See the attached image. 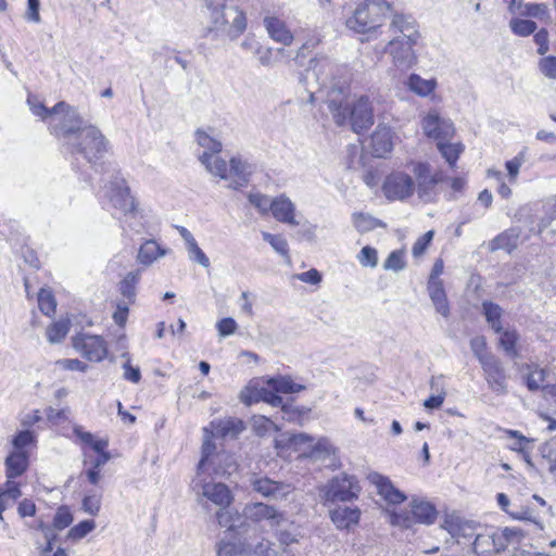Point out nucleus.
<instances>
[{"mask_svg": "<svg viewBox=\"0 0 556 556\" xmlns=\"http://www.w3.org/2000/svg\"><path fill=\"white\" fill-rule=\"evenodd\" d=\"M208 21L207 34L213 38L236 41L248 28L245 10L235 1L204 0Z\"/></svg>", "mask_w": 556, "mask_h": 556, "instance_id": "f257e3e1", "label": "nucleus"}, {"mask_svg": "<svg viewBox=\"0 0 556 556\" xmlns=\"http://www.w3.org/2000/svg\"><path fill=\"white\" fill-rule=\"evenodd\" d=\"M349 96V85H338L327 100V106L337 125L342 126L350 122L352 129L358 134L374 124L371 103L367 96H361L351 105Z\"/></svg>", "mask_w": 556, "mask_h": 556, "instance_id": "f03ea898", "label": "nucleus"}, {"mask_svg": "<svg viewBox=\"0 0 556 556\" xmlns=\"http://www.w3.org/2000/svg\"><path fill=\"white\" fill-rule=\"evenodd\" d=\"M300 81L305 86L309 94V101H314L316 93H325V101L329 99L338 85H349L350 77L346 66L338 65L328 56L319 55L309 61V66L301 76Z\"/></svg>", "mask_w": 556, "mask_h": 556, "instance_id": "7ed1b4c3", "label": "nucleus"}, {"mask_svg": "<svg viewBox=\"0 0 556 556\" xmlns=\"http://www.w3.org/2000/svg\"><path fill=\"white\" fill-rule=\"evenodd\" d=\"M391 7L387 0H364L345 21V26L354 34L366 36L362 41L377 38Z\"/></svg>", "mask_w": 556, "mask_h": 556, "instance_id": "20e7f679", "label": "nucleus"}, {"mask_svg": "<svg viewBox=\"0 0 556 556\" xmlns=\"http://www.w3.org/2000/svg\"><path fill=\"white\" fill-rule=\"evenodd\" d=\"M389 522L401 529H412L414 525H433L438 517L435 506L424 497L413 496L407 509H387Z\"/></svg>", "mask_w": 556, "mask_h": 556, "instance_id": "39448f33", "label": "nucleus"}, {"mask_svg": "<svg viewBox=\"0 0 556 556\" xmlns=\"http://www.w3.org/2000/svg\"><path fill=\"white\" fill-rule=\"evenodd\" d=\"M238 469L237 462L228 452L216 451V445L211 442L208 430H205V440L202 444V456L198 465V471L214 473L218 477L231 476Z\"/></svg>", "mask_w": 556, "mask_h": 556, "instance_id": "423d86ee", "label": "nucleus"}, {"mask_svg": "<svg viewBox=\"0 0 556 556\" xmlns=\"http://www.w3.org/2000/svg\"><path fill=\"white\" fill-rule=\"evenodd\" d=\"M67 144L72 147L73 154H81L89 163L101 159L106 151L103 135L93 126L84 127Z\"/></svg>", "mask_w": 556, "mask_h": 556, "instance_id": "0eeeda50", "label": "nucleus"}, {"mask_svg": "<svg viewBox=\"0 0 556 556\" xmlns=\"http://www.w3.org/2000/svg\"><path fill=\"white\" fill-rule=\"evenodd\" d=\"M362 488L353 475L340 473L330 479L320 490L325 502H352L357 500Z\"/></svg>", "mask_w": 556, "mask_h": 556, "instance_id": "6e6552de", "label": "nucleus"}, {"mask_svg": "<svg viewBox=\"0 0 556 556\" xmlns=\"http://www.w3.org/2000/svg\"><path fill=\"white\" fill-rule=\"evenodd\" d=\"M53 112L55 113V121L50 123L52 131L65 138L67 143L71 142L83 129L81 118L74 108L63 101L53 106Z\"/></svg>", "mask_w": 556, "mask_h": 556, "instance_id": "1a4fd4ad", "label": "nucleus"}, {"mask_svg": "<svg viewBox=\"0 0 556 556\" xmlns=\"http://www.w3.org/2000/svg\"><path fill=\"white\" fill-rule=\"evenodd\" d=\"M407 169L414 175L418 198L425 202H433L438 195L437 185L440 181L438 174L431 173L430 165L424 162L410 163Z\"/></svg>", "mask_w": 556, "mask_h": 556, "instance_id": "9d476101", "label": "nucleus"}, {"mask_svg": "<svg viewBox=\"0 0 556 556\" xmlns=\"http://www.w3.org/2000/svg\"><path fill=\"white\" fill-rule=\"evenodd\" d=\"M203 475L197 470V476L191 482L192 490L219 509L229 507L233 500L229 488L222 482H207Z\"/></svg>", "mask_w": 556, "mask_h": 556, "instance_id": "9b49d317", "label": "nucleus"}, {"mask_svg": "<svg viewBox=\"0 0 556 556\" xmlns=\"http://www.w3.org/2000/svg\"><path fill=\"white\" fill-rule=\"evenodd\" d=\"M417 41L409 39L392 38L383 48L382 52L391 56V62L394 68L405 72L417 64L418 58L414 50Z\"/></svg>", "mask_w": 556, "mask_h": 556, "instance_id": "f8f14e48", "label": "nucleus"}, {"mask_svg": "<svg viewBox=\"0 0 556 556\" xmlns=\"http://www.w3.org/2000/svg\"><path fill=\"white\" fill-rule=\"evenodd\" d=\"M414 175L404 170H393L390 173L382 185V190L387 199L392 201H403L412 197L416 189Z\"/></svg>", "mask_w": 556, "mask_h": 556, "instance_id": "ddd939ff", "label": "nucleus"}, {"mask_svg": "<svg viewBox=\"0 0 556 556\" xmlns=\"http://www.w3.org/2000/svg\"><path fill=\"white\" fill-rule=\"evenodd\" d=\"M250 484L253 491L273 501L286 500L294 490L290 483L276 481L268 477L257 475H254L250 479Z\"/></svg>", "mask_w": 556, "mask_h": 556, "instance_id": "4468645a", "label": "nucleus"}, {"mask_svg": "<svg viewBox=\"0 0 556 556\" xmlns=\"http://www.w3.org/2000/svg\"><path fill=\"white\" fill-rule=\"evenodd\" d=\"M421 128L428 138L438 142L451 138L454 134V125L451 119L440 115L432 109L421 119Z\"/></svg>", "mask_w": 556, "mask_h": 556, "instance_id": "2eb2a0df", "label": "nucleus"}, {"mask_svg": "<svg viewBox=\"0 0 556 556\" xmlns=\"http://www.w3.org/2000/svg\"><path fill=\"white\" fill-rule=\"evenodd\" d=\"M242 514L252 522L267 521L270 528H278L285 521L283 513L262 502L247 504Z\"/></svg>", "mask_w": 556, "mask_h": 556, "instance_id": "dca6fc26", "label": "nucleus"}, {"mask_svg": "<svg viewBox=\"0 0 556 556\" xmlns=\"http://www.w3.org/2000/svg\"><path fill=\"white\" fill-rule=\"evenodd\" d=\"M73 346L91 362H100L108 354V346L100 336L79 334L73 338Z\"/></svg>", "mask_w": 556, "mask_h": 556, "instance_id": "f3484780", "label": "nucleus"}, {"mask_svg": "<svg viewBox=\"0 0 556 556\" xmlns=\"http://www.w3.org/2000/svg\"><path fill=\"white\" fill-rule=\"evenodd\" d=\"M136 285L137 275L136 273H129L119 285V291L122 299L117 301L116 311L113 314L115 323L123 326L127 319L128 307L135 303L136 300Z\"/></svg>", "mask_w": 556, "mask_h": 556, "instance_id": "a211bd4d", "label": "nucleus"}, {"mask_svg": "<svg viewBox=\"0 0 556 556\" xmlns=\"http://www.w3.org/2000/svg\"><path fill=\"white\" fill-rule=\"evenodd\" d=\"M108 197L112 205L125 215L136 212L135 199L129 194V188L123 178H116L108 188Z\"/></svg>", "mask_w": 556, "mask_h": 556, "instance_id": "6ab92c4d", "label": "nucleus"}, {"mask_svg": "<svg viewBox=\"0 0 556 556\" xmlns=\"http://www.w3.org/2000/svg\"><path fill=\"white\" fill-rule=\"evenodd\" d=\"M368 479L370 483L376 486L379 496L388 505H399L407 500L406 495L395 488L388 477L374 472L369 475Z\"/></svg>", "mask_w": 556, "mask_h": 556, "instance_id": "aec40b11", "label": "nucleus"}, {"mask_svg": "<svg viewBox=\"0 0 556 556\" xmlns=\"http://www.w3.org/2000/svg\"><path fill=\"white\" fill-rule=\"evenodd\" d=\"M270 214L279 223L293 227L300 225L296 219V206L285 193L273 198Z\"/></svg>", "mask_w": 556, "mask_h": 556, "instance_id": "412c9836", "label": "nucleus"}, {"mask_svg": "<svg viewBox=\"0 0 556 556\" xmlns=\"http://www.w3.org/2000/svg\"><path fill=\"white\" fill-rule=\"evenodd\" d=\"M489 388L497 393L507 392L506 372L501 362L494 356L481 364Z\"/></svg>", "mask_w": 556, "mask_h": 556, "instance_id": "4be33fe9", "label": "nucleus"}, {"mask_svg": "<svg viewBox=\"0 0 556 556\" xmlns=\"http://www.w3.org/2000/svg\"><path fill=\"white\" fill-rule=\"evenodd\" d=\"M362 511L357 506L338 505L329 510V517L338 530H351L361 520Z\"/></svg>", "mask_w": 556, "mask_h": 556, "instance_id": "5701e85b", "label": "nucleus"}, {"mask_svg": "<svg viewBox=\"0 0 556 556\" xmlns=\"http://www.w3.org/2000/svg\"><path fill=\"white\" fill-rule=\"evenodd\" d=\"M206 429L208 430L211 442H213L214 437L236 439L244 430V425L242 420L229 417L211 421L210 427L204 428L203 431L205 432Z\"/></svg>", "mask_w": 556, "mask_h": 556, "instance_id": "b1692460", "label": "nucleus"}, {"mask_svg": "<svg viewBox=\"0 0 556 556\" xmlns=\"http://www.w3.org/2000/svg\"><path fill=\"white\" fill-rule=\"evenodd\" d=\"M254 170V166L240 155L232 156L229 161L228 175L232 179L230 185L233 189L245 186Z\"/></svg>", "mask_w": 556, "mask_h": 556, "instance_id": "393cba45", "label": "nucleus"}, {"mask_svg": "<svg viewBox=\"0 0 556 556\" xmlns=\"http://www.w3.org/2000/svg\"><path fill=\"white\" fill-rule=\"evenodd\" d=\"M393 148L392 129L386 125H378L370 137L371 153L376 157H384Z\"/></svg>", "mask_w": 556, "mask_h": 556, "instance_id": "a878e982", "label": "nucleus"}, {"mask_svg": "<svg viewBox=\"0 0 556 556\" xmlns=\"http://www.w3.org/2000/svg\"><path fill=\"white\" fill-rule=\"evenodd\" d=\"M264 25L269 37L276 42L285 46H290L292 43L293 34L282 20L275 16H266L264 18Z\"/></svg>", "mask_w": 556, "mask_h": 556, "instance_id": "bb28decb", "label": "nucleus"}, {"mask_svg": "<svg viewBox=\"0 0 556 556\" xmlns=\"http://www.w3.org/2000/svg\"><path fill=\"white\" fill-rule=\"evenodd\" d=\"M391 28L399 31L400 35L394 38L397 39H409L410 41H418L420 34L416 28V22L410 16L403 14H395L391 21Z\"/></svg>", "mask_w": 556, "mask_h": 556, "instance_id": "cd10ccee", "label": "nucleus"}, {"mask_svg": "<svg viewBox=\"0 0 556 556\" xmlns=\"http://www.w3.org/2000/svg\"><path fill=\"white\" fill-rule=\"evenodd\" d=\"M5 476L14 479L22 476L28 467V453L26 451H12L5 458Z\"/></svg>", "mask_w": 556, "mask_h": 556, "instance_id": "c85d7f7f", "label": "nucleus"}, {"mask_svg": "<svg viewBox=\"0 0 556 556\" xmlns=\"http://www.w3.org/2000/svg\"><path fill=\"white\" fill-rule=\"evenodd\" d=\"M194 141L198 147L202 150L198 154H219L223 150L222 142L212 135V131L204 128H198L194 131Z\"/></svg>", "mask_w": 556, "mask_h": 556, "instance_id": "c756f323", "label": "nucleus"}, {"mask_svg": "<svg viewBox=\"0 0 556 556\" xmlns=\"http://www.w3.org/2000/svg\"><path fill=\"white\" fill-rule=\"evenodd\" d=\"M504 548L505 545L501 542V536L497 533L477 534L473 542V551L479 555L498 553Z\"/></svg>", "mask_w": 556, "mask_h": 556, "instance_id": "7c9ffc66", "label": "nucleus"}, {"mask_svg": "<svg viewBox=\"0 0 556 556\" xmlns=\"http://www.w3.org/2000/svg\"><path fill=\"white\" fill-rule=\"evenodd\" d=\"M405 86L413 93L426 98L434 92L438 87V80L435 78L426 79L419 74L413 73L407 77Z\"/></svg>", "mask_w": 556, "mask_h": 556, "instance_id": "2f4dec72", "label": "nucleus"}, {"mask_svg": "<svg viewBox=\"0 0 556 556\" xmlns=\"http://www.w3.org/2000/svg\"><path fill=\"white\" fill-rule=\"evenodd\" d=\"M199 162L205 167V169L213 176L219 177L220 179H229L228 168L229 165L218 154H198Z\"/></svg>", "mask_w": 556, "mask_h": 556, "instance_id": "473e14b6", "label": "nucleus"}, {"mask_svg": "<svg viewBox=\"0 0 556 556\" xmlns=\"http://www.w3.org/2000/svg\"><path fill=\"white\" fill-rule=\"evenodd\" d=\"M168 250L154 239L141 240V266H149L160 257L165 256Z\"/></svg>", "mask_w": 556, "mask_h": 556, "instance_id": "72a5a7b5", "label": "nucleus"}, {"mask_svg": "<svg viewBox=\"0 0 556 556\" xmlns=\"http://www.w3.org/2000/svg\"><path fill=\"white\" fill-rule=\"evenodd\" d=\"M427 290L435 307V311L443 317L450 314V306L444 291L443 282H428Z\"/></svg>", "mask_w": 556, "mask_h": 556, "instance_id": "f704fd0d", "label": "nucleus"}, {"mask_svg": "<svg viewBox=\"0 0 556 556\" xmlns=\"http://www.w3.org/2000/svg\"><path fill=\"white\" fill-rule=\"evenodd\" d=\"M518 242L519 235L514 229H510L495 237L490 243V249L492 251L505 250L509 253L517 248Z\"/></svg>", "mask_w": 556, "mask_h": 556, "instance_id": "c9c22d12", "label": "nucleus"}, {"mask_svg": "<svg viewBox=\"0 0 556 556\" xmlns=\"http://www.w3.org/2000/svg\"><path fill=\"white\" fill-rule=\"evenodd\" d=\"M242 401L247 405H251L257 402H266L271 406H280L282 404V397L267 389H260L251 392L249 395L243 396Z\"/></svg>", "mask_w": 556, "mask_h": 556, "instance_id": "e433bc0d", "label": "nucleus"}, {"mask_svg": "<svg viewBox=\"0 0 556 556\" xmlns=\"http://www.w3.org/2000/svg\"><path fill=\"white\" fill-rule=\"evenodd\" d=\"M352 223L355 229L361 233L369 232L378 227H383V223L369 214L356 212L352 214Z\"/></svg>", "mask_w": 556, "mask_h": 556, "instance_id": "4c0bfd02", "label": "nucleus"}, {"mask_svg": "<svg viewBox=\"0 0 556 556\" xmlns=\"http://www.w3.org/2000/svg\"><path fill=\"white\" fill-rule=\"evenodd\" d=\"M247 198L261 216H267L270 213L273 198L254 190L248 192Z\"/></svg>", "mask_w": 556, "mask_h": 556, "instance_id": "58836bf2", "label": "nucleus"}, {"mask_svg": "<svg viewBox=\"0 0 556 556\" xmlns=\"http://www.w3.org/2000/svg\"><path fill=\"white\" fill-rule=\"evenodd\" d=\"M549 231L556 235V197L544 204V217L541 222V232Z\"/></svg>", "mask_w": 556, "mask_h": 556, "instance_id": "ea45409f", "label": "nucleus"}, {"mask_svg": "<svg viewBox=\"0 0 556 556\" xmlns=\"http://www.w3.org/2000/svg\"><path fill=\"white\" fill-rule=\"evenodd\" d=\"M526 159H527V148H523L511 160H508L505 162V168L507 170L508 184L515 185L517 182L520 167L526 162Z\"/></svg>", "mask_w": 556, "mask_h": 556, "instance_id": "a19ab883", "label": "nucleus"}, {"mask_svg": "<svg viewBox=\"0 0 556 556\" xmlns=\"http://www.w3.org/2000/svg\"><path fill=\"white\" fill-rule=\"evenodd\" d=\"M438 149L450 166L455 167L459 155L464 151V146L460 142L450 143L441 140L438 142Z\"/></svg>", "mask_w": 556, "mask_h": 556, "instance_id": "79ce46f5", "label": "nucleus"}, {"mask_svg": "<svg viewBox=\"0 0 556 556\" xmlns=\"http://www.w3.org/2000/svg\"><path fill=\"white\" fill-rule=\"evenodd\" d=\"M500 336V346L505 351V353L511 357L518 356L517 351V342L519 340V334L515 329H506L501 330L498 332Z\"/></svg>", "mask_w": 556, "mask_h": 556, "instance_id": "37998d69", "label": "nucleus"}, {"mask_svg": "<svg viewBox=\"0 0 556 556\" xmlns=\"http://www.w3.org/2000/svg\"><path fill=\"white\" fill-rule=\"evenodd\" d=\"M483 314L485 316L486 321L491 326V328L496 332H501L502 325H501V316H502V308L493 303L485 301L482 304Z\"/></svg>", "mask_w": 556, "mask_h": 556, "instance_id": "c03bdc74", "label": "nucleus"}, {"mask_svg": "<svg viewBox=\"0 0 556 556\" xmlns=\"http://www.w3.org/2000/svg\"><path fill=\"white\" fill-rule=\"evenodd\" d=\"M268 384L276 392L286 393V394L298 393L304 389V387L302 384L294 382L289 377L271 378L268 381Z\"/></svg>", "mask_w": 556, "mask_h": 556, "instance_id": "a18cd8bd", "label": "nucleus"}, {"mask_svg": "<svg viewBox=\"0 0 556 556\" xmlns=\"http://www.w3.org/2000/svg\"><path fill=\"white\" fill-rule=\"evenodd\" d=\"M262 238L264 241L270 244V247L282 257H289V244L286 238L278 233L274 235L267 231L262 232Z\"/></svg>", "mask_w": 556, "mask_h": 556, "instance_id": "49530a36", "label": "nucleus"}, {"mask_svg": "<svg viewBox=\"0 0 556 556\" xmlns=\"http://www.w3.org/2000/svg\"><path fill=\"white\" fill-rule=\"evenodd\" d=\"M216 518L218 525L228 530H235L241 520V516L237 511L228 509V507L218 509Z\"/></svg>", "mask_w": 556, "mask_h": 556, "instance_id": "de8ad7c7", "label": "nucleus"}, {"mask_svg": "<svg viewBox=\"0 0 556 556\" xmlns=\"http://www.w3.org/2000/svg\"><path fill=\"white\" fill-rule=\"evenodd\" d=\"M470 349L475 356L478 358L480 365L483 364V362L494 357V355L488 351L486 341L483 336H477L472 338L470 340Z\"/></svg>", "mask_w": 556, "mask_h": 556, "instance_id": "09e8293b", "label": "nucleus"}, {"mask_svg": "<svg viewBox=\"0 0 556 556\" xmlns=\"http://www.w3.org/2000/svg\"><path fill=\"white\" fill-rule=\"evenodd\" d=\"M527 369H529V374L527 376V387L530 391H536L541 388L543 381L545 380L546 372L544 369L539 368L535 365H527Z\"/></svg>", "mask_w": 556, "mask_h": 556, "instance_id": "8fccbe9b", "label": "nucleus"}, {"mask_svg": "<svg viewBox=\"0 0 556 556\" xmlns=\"http://www.w3.org/2000/svg\"><path fill=\"white\" fill-rule=\"evenodd\" d=\"M511 31L521 37H527L536 30V24L530 20L513 18L509 22Z\"/></svg>", "mask_w": 556, "mask_h": 556, "instance_id": "3c124183", "label": "nucleus"}, {"mask_svg": "<svg viewBox=\"0 0 556 556\" xmlns=\"http://www.w3.org/2000/svg\"><path fill=\"white\" fill-rule=\"evenodd\" d=\"M504 433L506 438L511 440V442L508 444V447L511 451L525 454L526 447L530 443V439L517 430L505 429Z\"/></svg>", "mask_w": 556, "mask_h": 556, "instance_id": "603ef678", "label": "nucleus"}, {"mask_svg": "<svg viewBox=\"0 0 556 556\" xmlns=\"http://www.w3.org/2000/svg\"><path fill=\"white\" fill-rule=\"evenodd\" d=\"M68 321L67 320H59L52 324L47 329V337L50 343H59L61 342L68 332Z\"/></svg>", "mask_w": 556, "mask_h": 556, "instance_id": "864d4df0", "label": "nucleus"}, {"mask_svg": "<svg viewBox=\"0 0 556 556\" xmlns=\"http://www.w3.org/2000/svg\"><path fill=\"white\" fill-rule=\"evenodd\" d=\"M274 529L276 530V536L280 545L283 546L285 552L291 544L298 543L301 536L300 532L294 527H291V529H279V527Z\"/></svg>", "mask_w": 556, "mask_h": 556, "instance_id": "5fc2aeb1", "label": "nucleus"}, {"mask_svg": "<svg viewBox=\"0 0 556 556\" xmlns=\"http://www.w3.org/2000/svg\"><path fill=\"white\" fill-rule=\"evenodd\" d=\"M39 309L47 316L55 312L56 302L51 291L41 289L38 293Z\"/></svg>", "mask_w": 556, "mask_h": 556, "instance_id": "6e6d98bb", "label": "nucleus"}, {"mask_svg": "<svg viewBox=\"0 0 556 556\" xmlns=\"http://www.w3.org/2000/svg\"><path fill=\"white\" fill-rule=\"evenodd\" d=\"M252 428L258 435H265L273 430H278V427L275 425V422L263 415H255L252 417Z\"/></svg>", "mask_w": 556, "mask_h": 556, "instance_id": "4d7b16f0", "label": "nucleus"}, {"mask_svg": "<svg viewBox=\"0 0 556 556\" xmlns=\"http://www.w3.org/2000/svg\"><path fill=\"white\" fill-rule=\"evenodd\" d=\"M356 258L363 267L375 268L378 265V252L370 245L364 247Z\"/></svg>", "mask_w": 556, "mask_h": 556, "instance_id": "13d9d810", "label": "nucleus"}, {"mask_svg": "<svg viewBox=\"0 0 556 556\" xmlns=\"http://www.w3.org/2000/svg\"><path fill=\"white\" fill-rule=\"evenodd\" d=\"M96 528L94 520H84L78 525L74 526L67 533V539L72 541H78L85 538Z\"/></svg>", "mask_w": 556, "mask_h": 556, "instance_id": "bf43d9fd", "label": "nucleus"}, {"mask_svg": "<svg viewBox=\"0 0 556 556\" xmlns=\"http://www.w3.org/2000/svg\"><path fill=\"white\" fill-rule=\"evenodd\" d=\"M73 522V515L67 506H60L54 515L52 527L55 530H63Z\"/></svg>", "mask_w": 556, "mask_h": 556, "instance_id": "052dcab7", "label": "nucleus"}, {"mask_svg": "<svg viewBox=\"0 0 556 556\" xmlns=\"http://www.w3.org/2000/svg\"><path fill=\"white\" fill-rule=\"evenodd\" d=\"M404 253L400 250L392 251L383 263L387 270L400 271L405 268Z\"/></svg>", "mask_w": 556, "mask_h": 556, "instance_id": "680f3d73", "label": "nucleus"}, {"mask_svg": "<svg viewBox=\"0 0 556 556\" xmlns=\"http://www.w3.org/2000/svg\"><path fill=\"white\" fill-rule=\"evenodd\" d=\"M488 177L493 178L497 181V193L504 198L508 199L511 195V189L508 184L505 181V177L502 172L497 169L490 168L488 169Z\"/></svg>", "mask_w": 556, "mask_h": 556, "instance_id": "e2e57ef3", "label": "nucleus"}, {"mask_svg": "<svg viewBox=\"0 0 556 556\" xmlns=\"http://www.w3.org/2000/svg\"><path fill=\"white\" fill-rule=\"evenodd\" d=\"M188 256L189 258L198 263L199 265L203 266L204 268L210 267L211 262L210 258L206 256V254L202 251V249L199 247L198 242H193L189 247H187Z\"/></svg>", "mask_w": 556, "mask_h": 556, "instance_id": "0e129e2a", "label": "nucleus"}, {"mask_svg": "<svg viewBox=\"0 0 556 556\" xmlns=\"http://www.w3.org/2000/svg\"><path fill=\"white\" fill-rule=\"evenodd\" d=\"M540 72L549 79H556V56H544L539 61Z\"/></svg>", "mask_w": 556, "mask_h": 556, "instance_id": "69168bd1", "label": "nucleus"}, {"mask_svg": "<svg viewBox=\"0 0 556 556\" xmlns=\"http://www.w3.org/2000/svg\"><path fill=\"white\" fill-rule=\"evenodd\" d=\"M35 441V435L30 430L20 431L12 440L13 451H25L24 448Z\"/></svg>", "mask_w": 556, "mask_h": 556, "instance_id": "338daca9", "label": "nucleus"}, {"mask_svg": "<svg viewBox=\"0 0 556 556\" xmlns=\"http://www.w3.org/2000/svg\"><path fill=\"white\" fill-rule=\"evenodd\" d=\"M443 528L453 536L465 535L463 521L458 517L450 516L444 520Z\"/></svg>", "mask_w": 556, "mask_h": 556, "instance_id": "774afa93", "label": "nucleus"}]
</instances>
